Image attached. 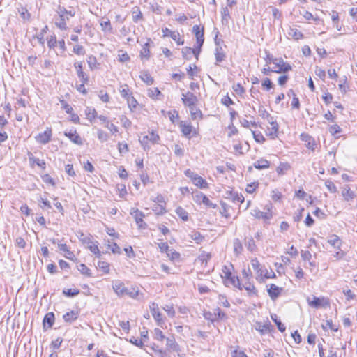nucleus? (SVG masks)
I'll list each match as a JSON object with an SVG mask.
<instances>
[{"instance_id": "nucleus-1", "label": "nucleus", "mask_w": 357, "mask_h": 357, "mask_svg": "<svg viewBox=\"0 0 357 357\" xmlns=\"http://www.w3.org/2000/svg\"><path fill=\"white\" fill-rule=\"evenodd\" d=\"M273 63L275 66L272 68V71L277 73H286L291 70V66L287 62H284L281 58L271 59L268 58L267 63Z\"/></svg>"}, {"instance_id": "nucleus-2", "label": "nucleus", "mask_w": 357, "mask_h": 357, "mask_svg": "<svg viewBox=\"0 0 357 357\" xmlns=\"http://www.w3.org/2000/svg\"><path fill=\"white\" fill-rule=\"evenodd\" d=\"M185 175L190 178L192 182L198 188L202 189H206L208 188V184L207 181L204 179L202 177L199 176L195 172L191 171L190 169H187L184 172Z\"/></svg>"}, {"instance_id": "nucleus-3", "label": "nucleus", "mask_w": 357, "mask_h": 357, "mask_svg": "<svg viewBox=\"0 0 357 357\" xmlns=\"http://www.w3.org/2000/svg\"><path fill=\"white\" fill-rule=\"evenodd\" d=\"M307 301L310 306L314 308L326 307L330 305L328 298L324 296H313L312 300H310V298H307Z\"/></svg>"}, {"instance_id": "nucleus-4", "label": "nucleus", "mask_w": 357, "mask_h": 357, "mask_svg": "<svg viewBox=\"0 0 357 357\" xmlns=\"http://www.w3.org/2000/svg\"><path fill=\"white\" fill-rule=\"evenodd\" d=\"M130 215H132L138 225L139 228L140 229H144L146 227V224L144 222L143 218L144 217V215L142 211L138 210L137 208H132L130 209Z\"/></svg>"}, {"instance_id": "nucleus-5", "label": "nucleus", "mask_w": 357, "mask_h": 357, "mask_svg": "<svg viewBox=\"0 0 357 357\" xmlns=\"http://www.w3.org/2000/svg\"><path fill=\"white\" fill-rule=\"evenodd\" d=\"M160 140V137L158 134L155 133L153 130L149 132V135L144 136L142 139H140V143L144 147V149H149L147 145V142L150 141L152 143H158Z\"/></svg>"}, {"instance_id": "nucleus-6", "label": "nucleus", "mask_w": 357, "mask_h": 357, "mask_svg": "<svg viewBox=\"0 0 357 357\" xmlns=\"http://www.w3.org/2000/svg\"><path fill=\"white\" fill-rule=\"evenodd\" d=\"M266 211H261L258 208L252 210L251 214L257 219H263L264 220H270L273 217L272 212L271 211L270 207L266 206Z\"/></svg>"}, {"instance_id": "nucleus-7", "label": "nucleus", "mask_w": 357, "mask_h": 357, "mask_svg": "<svg viewBox=\"0 0 357 357\" xmlns=\"http://www.w3.org/2000/svg\"><path fill=\"white\" fill-rule=\"evenodd\" d=\"M52 135V129L47 128L43 132L39 133L35 138L38 143L45 144L51 140Z\"/></svg>"}, {"instance_id": "nucleus-8", "label": "nucleus", "mask_w": 357, "mask_h": 357, "mask_svg": "<svg viewBox=\"0 0 357 357\" xmlns=\"http://www.w3.org/2000/svg\"><path fill=\"white\" fill-rule=\"evenodd\" d=\"M181 100L184 105L188 107L196 105L197 102V98L191 92L182 93Z\"/></svg>"}, {"instance_id": "nucleus-9", "label": "nucleus", "mask_w": 357, "mask_h": 357, "mask_svg": "<svg viewBox=\"0 0 357 357\" xmlns=\"http://www.w3.org/2000/svg\"><path fill=\"white\" fill-rule=\"evenodd\" d=\"M192 32L195 33L196 36V45H197L198 47H202L204 41V28H200L199 26L195 25L192 27Z\"/></svg>"}, {"instance_id": "nucleus-10", "label": "nucleus", "mask_w": 357, "mask_h": 357, "mask_svg": "<svg viewBox=\"0 0 357 357\" xmlns=\"http://www.w3.org/2000/svg\"><path fill=\"white\" fill-rule=\"evenodd\" d=\"M268 122L271 125V127L268 128L266 135L271 137L272 139H275L278 137V124L273 119V118L268 119Z\"/></svg>"}, {"instance_id": "nucleus-11", "label": "nucleus", "mask_w": 357, "mask_h": 357, "mask_svg": "<svg viewBox=\"0 0 357 357\" xmlns=\"http://www.w3.org/2000/svg\"><path fill=\"white\" fill-rule=\"evenodd\" d=\"M112 287H113L114 292L119 296H126V294L127 293V288L125 287V284L120 280L115 281Z\"/></svg>"}, {"instance_id": "nucleus-12", "label": "nucleus", "mask_w": 357, "mask_h": 357, "mask_svg": "<svg viewBox=\"0 0 357 357\" xmlns=\"http://www.w3.org/2000/svg\"><path fill=\"white\" fill-rule=\"evenodd\" d=\"M74 67L76 69L77 76L81 82L83 83H87L89 81V77L82 70V63L76 62L74 63Z\"/></svg>"}, {"instance_id": "nucleus-13", "label": "nucleus", "mask_w": 357, "mask_h": 357, "mask_svg": "<svg viewBox=\"0 0 357 357\" xmlns=\"http://www.w3.org/2000/svg\"><path fill=\"white\" fill-rule=\"evenodd\" d=\"M151 312L155 320L158 322V325L162 323V314L159 312L158 305L155 303H153L150 305Z\"/></svg>"}, {"instance_id": "nucleus-14", "label": "nucleus", "mask_w": 357, "mask_h": 357, "mask_svg": "<svg viewBox=\"0 0 357 357\" xmlns=\"http://www.w3.org/2000/svg\"><path fill=\"white\" fill-rule=\"evenodd\" d=\"M179 127L181 128L182 134L185 137L190 138V135L191 134L192 130V126H191V124L184 121H181L179 122Z\"/></svg>"}, {"instance_id": "nucleus-15", "label": "nucleus", "mask_w": 357, "mask_h": 357, "mask_svg": "<svg viewBox=\"0 0 357 357\" xmlns=\"http://www.w3.org/2000/svg\"><path fill=\"white\" fill-rule=\"evenodd\" d=\"M301 139L302 141L306 142V146L309 149L314 151L316 147V142L314 139L307 134L303 133L301 135Z\"/></svg>"}, {"instance_id": "nucleus-16", "label": "nucleus", "mask_w": 357, "mask_h": 357, "mask_svg": "<svg viewBox=\"0 0 357 357\" xmlns=\"http://www.w3.org/2000/svg\"><path fill=\"white\" fill-rule=\"evenodd\" d=\"M64 135L65 136L68 137L70 139V140L73 142L74 144L78 145L82 144V140L80 136L77 133L76 130L65 132Z\"/></svg>"}, {"instance_id": "nucleus-17", "label": "nucleus", "mask_w": 357, "mask_h": 357, "mask_svg": "<svg viewBox=\"0 0 357 357\" xmlns=\"http://www.w3.org/2000/svg\"><path fill=\"white\" fill-rule=\"evenodd\" d=\"M282 289L274 284H271L268 289V293L272 300L276 299L281 294Z\"/></svg>"}, {"instance_id": "nucleus-18", "label": "nucleus", "mask_w": 357, "mask_h": 357, "mask_svg": "<svg viewBox=\"0 0 357 357\" xmlns=\"http://www.w3.org/2000/svg\"><path fill=\"white\" fill-rule=\"evenodd\" d=\"M251 266L252 268L256 271L258 277H263L265 270L264 269V267L261 266L257 258L252 259L251 260Z\"/></svg>"}, {"instance_id": "nucleus-19", "label": "nucleus", "mask_w": 357, "mask_h": 357, "mask_svg": "<svg viewBox=\"0 0 357 357\" xmlns=\"http://www.w3.org/2000/svg\"><path fill=\"white\" fill-rule=\"evenodd\" d=\"M131 15L132 20L135 23H137L139 21L143 19L142 13L138 6H135L132 8Z\"/></svg>"}, {"instance_id": "nucleus-20", "label": "nucleus", "mask_w": 357, "mask_h": 357, "mask_svg": "<svg viewBox=\"0 0 357 357\" xmlns=\"http://www.w3.org/2000/svg\"><path fill=\"white\" fill-rule=\"evenodd\" d=\"M54 322V314L53 312H48L45 314L43 319V326L46 328L47 326V328H50L52 327Z\"/></svg>"}, {"instance_id": "nucleus-21", "label": "nucleus", "mask_w": 357, "mask_h": 357, "mask_svg": "<svg viewBox=\"0 0 357 357\" xmlns=\"http://www.w3.org/2000/svg\"><path fill=\"white\" fill-rule=\"evenodd\" d=\"M224 282L226 286L232 285L234 287H238L239 289H242V287L238 278L234 275L230 276L227 280H225Z\"/></svg>"}, {"instance_id": "nucleus-22", "label": "nucleus", "mask_w": 357, "mask_h": 357, "mask_svg": "<svg viewBox=\"0 0 357 357\" xmlns=\"http://www.w3.org/2000/svg\"><path fill=\"white\" fill-rule=\"evenodd\" d=\"M78 315V311L72 310L63 314V319L66 322L71 323L77 319Z\"/></svg>"}, {"instance_id": "nucleus-23", "label": "nucleus", "mask_w": 357, "mask_h": 357, "mask_svg": "<svg viewBox=\"0 0 357 357\" xmlns=\"http://www.w3.org/2000/svg\"><path fill=\"white\" fill-rule=\"evenodd\" d=\"M166 346L168 349L174 351H178L179 350V346L173 337L166 338Z\"/></svg>"}, {"instance_id": "nucleus-24", "label": "nucleus", "mask_w": 357, "mask_h": 357, "mask_svg": "<svg viewBox=\"0 0 357 357\" xmlns=\"http://www.w3.org/2000/svg\"><path fill=\"white\" fill-rule=\"evenodd\" d=\"M288 35L296 40H298L303 38V33L299 31L297 29L294 27H289L288 31Z\"/></svg>"}, {"instance_id": "nucleus-25", "label": "nucleus", "mask_w": 357, "mask_h": 357, "mask_svg": "<svg viewBox=\"0 0 357 357\" xmlns=\"http://www.w3.org/2000/svg\"><path fill=\"white\" fill-rule=\"evenodd\" d=\"M342 195L347 202L351 201L354 198V193L351 190L350 188L346 186L342 190Z\"/></svg>"}, {"instance_id": "nucleus-26", "label": "nucleus", "mask_w": 357, "mask_h": 357, "mask_svg": "<svg viewBox=\"0 0 357 357\" xmlns=\"http://www.w3.org/2000/svg\"><path fill=\"white\" fill-rule=\"evenodd\" d=\"M190 116L192 119H202V113L201 110L196 107L195 105L189 107Z\"/></svg>"}, {"instance_id": "nucleus-27", "label": "nucleus", "mask_w": 357, "mask_h": 357, "mask_svg": "<svg viewBox=\"0 0 357 357\" xmlns=\"http://www.w3.org/2000/svg\"><path fill=\"white\" fill-rule=\"evenodd\" d=\"M58 248L60 250V251L64 252V256L66 258L68 259H72L74 257V254L68 249L66 244H58Z\"/></svg>"}, {"instance_id": "nucleus-28", "label": "nucleus", "mask_w": 357, "mask_h": 357, "mask_svg": "<svg viewBox=\"0 0 357 357\" xmlns=\"http://www.w3.org/2000/svg\"><path fill=\"white\" fill-rule=\"evenodd\" d=\"M217 45H218V43H217ZM215 56V60H216L217 63L222 62L225 59V54L222 47L218 46L216 47Z\"/></svg>"}, {"instance_id": "nucleus-29", "label": "nucleus", "mask_w": 357, "mask_h": 357, "mask_svg": "<svg viewBox=\"0 0 357 357\" xmlns=\"http://www.w3.org/2000/svg\"><path fill=\"white\" fill-rule=\"evenodd\" d=\"M328 243L332 246L340 249L341 240L337 235H332L328 240Z\"/></svg>"}, {"instance_id": "nucleus-30", "label": "nucleus", "mask_w": 357, "mask_h": 357, "mask_svg": "<svg viewBox=\"0 0 357 357\" xmlns=\"http://www.w3.org/2000/svg\"><path fill=\"white\" fill-rule=\"evenodd\" d=\"M270 162L265 159H260L255 162L254 167L258 169H263L269 167Z\"/></svg>"}, {"instance_id": "nucleus-31", "label": "nucleus", "mask_w": 357, "mask_h": 357, "mask_svg": "<svg viewBox=\"0 0 357 357\" xmlns=\"http://www.w3.org/2000/svg\"><path fill=\"white\" fill-rule=\"evenodd\" d=\"M68 20L69 18L67 16L59 17V18L56 21L55 24L61 30H66L67 29L66 22Z\"/></svg>"}, {"instance_id": "nucleus-32", "label": "nucleus", "mask_w": 357, "mask_h": 357, "mask_svg": "<svg viewBox=\"0 0 357 357\" xmlns=\"http://www.w3.org/2000/svg\"><path fill=\"white\" fill-rule=\"evenodd\" d=\"M48 31V26L47 25H45L42 29L41 31H40V33H38L36 36V38L38 41V43L42 45L43 46L45 44V40H44V36L47 33Z\"/></svg>"}, {"instance_id": "nucleus-33", "label": "nucleus", "mask_w": 357, "mask_h": 357, "mask_svg": "<svg viewBox=\"0 0 357 357\" xmlns=\"http://www.w3.org/2000/svg\"><path fill=\"white\" fill-rule=\"evenodd\" d=\"M222 23L227 24L230 18L229 11L227 7H224L221 10Z\"/></svg>"}, {"instance_id": "nucleus-34", "label": "nucleus", "mask_w": 357, "mask_h": 357, "mask_svg": "<svg viewBox=\"0 0 357 357\" xmlns=\"http://www.w3.org/2000/svg\"><path fill=\"white\" fill-rule=\"evenodd\" d=\"M140 78L144 82H145L148 85H151L153 83V77L149 73L146 71L141 73Z\"/></svg>"}, {"instance_id": "nucleus-35", "label": "nucleus", "mask_w": 357, "mask_h": 357, "mask_svg": "<svg viewBox=\"0 0 357 357\" xmlns=\"http://www.w3.org/2000/svg\"><path fill=\"white\" fill-rule=\"evenodd\" d=\"M86 61H87L89 66L91 70L98 68L99 64L98 63L97 59L94 56H93V55L89 56L87 58Z\"/></svg>"}, {"instance_id": "nucleus-36", "label": "nucleus", "mask_w": 357, "mask_h": 357, "mask_svg": "<svg viewBox=\"0 0 357 357\" xmlns=\"http://www.w3.org/2000/svg\"><path fill=\"white\" fill-rule=\"evenodd\" d=\"M176 215L181 218L184 221H187L188 220V212L183 208L182 207L179 206L176 209Z\"/></svg>"}, {"instance_id": "nucleus-37", "label": "nucleus", "mask_w": 357, "mask_h": 357, "mask_svg": "<svg viewBox=\"0 0 357 357\" xmlns=\"http://www.w3.org/2000/svg\"><path fill=\"white\" fill-rule=\"evenodd\" d=\"M271 319L275 323V324L277 325L278 329L280 332L285 331L286 328H285L284 325L280 321V319H278V316L276 314H272L271 316Z\"/></svg>"}, {"instance_id": "nucleus-38", "label": "nucleus", "mask_w": 357, "mask_h": 357, "mask_svg": "<svg viewBox=\"0 0 357 357\" xmlns=\"http://www.w3.org/2000/svg\"><path fill=\"white\" fill-rule=\"evenodd\" d=\"M290 169V165L287 163H280L276 169V172L279 175H283Z\"/></svg>"}, {"instance_id": "nucleus-39", "label": "nucleus", "mask_w": 357, "mask_h": 357, "mask_svg": "<svg viewBox=\"0 0 357 357\" xmlns=\"http://www.w3.org/2000/svg\"><path fill=\"white\" fill-rule=\"evenodd\" d=\"M232 275L231 268L227 266H223L222 268L221 277L225 280H227L230 276Z\"/></svg>"}, {"instance_id": "nucleus-40", "label": "nucleus", "mask_w": 357, "mask_h": 357, "mask_svg": "<svg viewBox=\"0 0 357 357\" xmlns=\"http://www.w3.org/2000/svg\"><path fill=\"white\" fill-rule=\"evenodd\" d=\"M149 43H146L140 51V56L142 59H148L149 58Z\"/></svg>"}, {"instance_id": "nucleus-41", "label": "nucleus", "mask_w": 357, "mask_h": 357, "mask_svg": "<svg viewBox=\"0 0 357 357\" xmlns=\"http://www.w3.org/2000/svg\"><path fill=\"white\" fill-rule=\"evenodd\" d=\"M86 118L92 122L94 119L97 116V112L93 108H87L86 110Z\"/></svg>"}, {"instance_id": "nucleus-42", "label": "nucleus", "mask_w": 357, "mask_h": 357, "mask_svg": "<svg viewBox=\"0 0 357 357\" xmlns=\"http://www.w3.org/2000/svg\"><path fill=\"white\" fill-rule=\"evenodd\" d=\"M98 242H91V245L88 246V249L93 252L94 255H97L98 257L100 256V252L98 246Z\"/></svg>"}, {"instance_id": "nucleus-43", "label": "nucleus", "mask_w": 357, "mask_h": 357, "mask_svg": "<svg viewBox=\"0 0 357 357\" xmlns=\"http://www.w3.org/2000/svg\"><path fill=\"white\" fill-rule=\"evenodd\" d=\"M98 268L105 273H108L109 271V264L106 261H99Z\"/></svg>"}, {"instance_id": "nucleus-44", "label": "nucleus", "mask_w": 357, "mask_h": 357, "mask_svg": "<svg viewBox=\"0 0 357 357\" xmlns=\"http://www.w3.org/2000/svg\"><path fill=\"white\" fill-rule=\"evenodd\" d=\"M193 52V49L191 47H185L182 50V54L185 59L189 60L191 59Z\"/></svg>"}, {"instance_id": "nucleus-45", "label": "nucleus", "mask_w": 357, "mask_h": 357, "mask_svg": "<svg viewBox=\"0 0 357 357\" xmlns=\"http://www.w3.org/2000/svg\"><path fill=\"white\" fill-rule=\"evenodd\" d=\"M243 287L248 291L249 294H256L257 293L255 286L249 282H245L243 285Z\"/></svg>"}, {"instance_id": "nucleus-46", "label": "nucleus", "mask_w": 357, "mask_h": 357, "mask_svg": "<svg viewBox=\"0 0 357 357\" xmlns=\"http://www.w3.org/2000/svg\"><path fill=\"white\" fill-rule=\"evenodd\" d=\"M107 248L114 254H120L121 253V248H120V247L116 243H110V242L108 241Z\"/></svg>"}, {"instance_id": "nucleus-47", "label": "nucleus", "mask_w": 357, "mask_h": 357, "mask_svg": "<svg viewBox=\"0 0 357 357\" xmlns=\"http://www.w3.org/2000/svg\"><path fill=\"white\" fill-rule=\"evenodd\" d=\"M193 200L197 203L201 204L203 201V197H205V195L203 194L202 192L196 191L193 193Z\"/></svg>"}, {"instance_id": "nucleus-48", "label": "nucleus", "mask_w": 357, "mask_h": 357, "mask_svg": "<svg viewBox=\"0 0 357 357\" xmlns=\"http://www.w3.org/2000/svg\"><path fill=\"white\" fill-rule=\"evenodd\" d=\"M97 135H98V139L102 142H107L109 139L108 134L100 129L98 130Z\"/></svg>"}, {"instance_id": "nucleus-49", "label": "nucleus", "mask_w": 357, "mask_h": 357, "mask_svg": "<svg viewBox=\"0 0 357 357\" xmlns=\"http://www.w3.org/2000/svg\"><path fill=\"white\" fill-rule=\"evenodd\" d=\"M79 290L77 289H68L63 291V294L68 297H73L79 294Z\"/></svg>"}, {"instance_id": "nucleus-50", "label": "nucleus", "mask_w": 357, "mask_h": 357, "mask_svg": "<svg viewBox=\"0 0 357 357\" xmlns=\"http://www.w3.org/2000/svg\"><path fill=\"white\" fill-rule=\"evenodd\" d=\"M168 116L169 118V120L172 121V123H174L178 119V111L174 109L172 111H169L167 112Z\"/></svg>"}, {"instance_id": "nucleus-51", "label": "nucleus", "mask_w": 357, "mask_h": 357, "mask_svg": "<svg viewBox=\"0 0 357 357\" xmlns=\"http://www.w3.org/2000/svg\"><path fill=\"white\" fill-rule=\"evenodd\" d=\"M230 198L233 200V202H244V197L242 195H238V193H234L232 192H229Z\"/></svg>"}, {"instance_id": "nucleus-52", "label": "nucleus", "mask_w": 357, "mask_h": 357, "mask_svg": "<svg viewBox=\"0 0 357 357\" xmlns=\"http://www.w3.org/2000/svg\"><path fill=\"white\" fill-rule=\"evenodd\" d=\"M78 270L81 272L82 274L86 276H91V275L90 269L84 264H79L78 266Z\"/></svg>"}, {"instance_id": "nucleus-53", "label": "nucleus", "mask_w": 357, "mask_h": 357, "mask_svg": "<svg viewBox=\"0 0 357 357\" xmlns=\"http://www.w3.org/2000/svg\"><path fill=\"white\" fill-rule=\"evenodd\" d=\"M73 52L77 55H84L85 50L82 45L77 44L73 47Z\"/></svg>"}, {"instance_id": "nucleus-54", "label": "nucleus", "mask_w": 357, "mask_h": 357, "mask_svg": "<svg viewBox=\"0 0 357 357\" xmlns=\"http://www.w3.org/2000/svg\"><path fill=\"white\" fill-rule=\"evenodd\" d=\"M153 333H154V338L158 340L162 341L164 339H165V336L164 335L162 331L161 330H160L159 328H155Z\"/></svg>"}, {"instance_id": "nucleus-55", "label": "nucleus", "mask_w": 357, "mask_h": 357, "mask_svg": "<svg viewBox=\"0 0 357 357\" xmlns=\"http://www.w3.org/2000/svg\"><path fill=\"white\" fill-rule=\"evenodd\" d=\"M171 38L174 40L178 45H181L184 43V41L181 39L180 34L178 31H174L171 34Z\"/></svg>"}, {"instance_id": "nucleus-56", "label": "nucleus", "mask_w": 357, "mask_h": 357, "mask_svg": "<svg viewBox=\"0 0 357 357\" xmlns=\"http://www.w3.org/2000/svg\"><path fill=\"white\" fill-rule=\"evenodd\" d=\"M325 185L331 192L334 193L337 192V188L333 181L329 180L326 181L325 182Z\"/></svg>"}, {"instance_id": "nucleus-57", "label": "nucleus", "mask_w": 357, "mask_h": 357, "mask_svg": "<svg viewBox=\"0 0 357 357\" xmlns=\"http://www.w3.org/2000/svg\"><path fill=\"white\" fill-rule=\"evenodd\" d=\"M167 255L171 259V260H176L179 259L180 257V254L172 249H169L168 252H167Z\"/></svg>"}, {"instance_id": "nucleus-58", "label": "nucleus", "mask_w": 357, "mask_h": 357, "mask_svg": "<svg viewBox=\"0 0 357 357\" xmlns=\"http://www.w3.org/2000/svg\"><path fill=\"white\" fill-rule=\"evenodd\" d=\"M126 100H127L128 106L131 109V110H132V109L136 108L137 102L133 96H130L128 98H126Z\"/></svg>"}, {"instance_id": "nucleus-59", "label": "nucleus", "mask_w": 357, "mask_h": 357, "mask_svg": "<svg viewBox=\"0 0 357 357\" xmlns=\"http://www.w3.org/2000/svg\"><path fill=\"white\" fill-rule=\"evenodd\" d=\"M163 310L167 312V314L171 317H174L175 315V310L172 305H166L163 307Z\"/></svg>"}, {"instance_id": "nucleus-60", "label": "nucleus", "mask_w": 357, "mask_h": 357, "mask_svg": "<svg viewBox=\"0 0 357 357\" xmlns=\"http://www.w3.org/2000/svg\"><path fill=\"white\" fill-rule=\"evenodd\" d=\"M252 134L253 137L256 142H257L259 143H263L265 141V138L262 135L261 133H260V132L257 133L255 131L252 130Z\"/></svg>"}, {"instance_id": "nucleus-61", "label": "nucleus", "mask_w": 357, "mask_h": 357, "mask_svg": "<svg viewBox=\"0 0 357 357\" xmlns=\"http://www.w3.org/2000/svg\"><path fill=\"white\" fill-rule=\"evenodd\" d=\"M56 44H57V41H56V38L55 36H50L47 38V45L50 49L56 47Z\"/></svg>"}, {"instance_id": "nucleus-62", "label": "nucleus", "mask_w": 357, "mask_h": 357, "mask_svg": "<svg viewBox=\"0 0 357 357\" xmlns=\"http://www.w3.org/2000/svg\"><path fill=\"white\" fill-rule=\"evenodd\" d=\"M118 149L120 153H128L129 151L128 144L126 143L121 142H119Z\"/></svg>"}, {"instance_id": "nucleus-63", "label": "nucleus", "mask_w": 357, "mask_h": 357, "mask_svg": "<svg viewBox=\"0 0 357 357\" xmlns=\"http://www.w3.org/2000/svg\"><path fill=\"white\" fill-rule=\"evenodd\" d=\"M160 94V91H159V89L158 88H153V89H149L148 90V96L151 98H156L158 95Z\"/></svg>"}, {"instance_id": "nucleus-64", "label": "nucleus", "mask_w": 357, "mask_h": 357, "mask_svg": "<svg viewBox=\"0 0 357 357\" xmlns=\"http://www.w3.org/2000/svg\"><path fill=\"white\" fill-rule=\"evenodd\" d=\"M79 239L83 244H89L92 242L91 236L84 235L83 233L81 234L80 236L79 237Z\"/></svg>"}]
</instances>
